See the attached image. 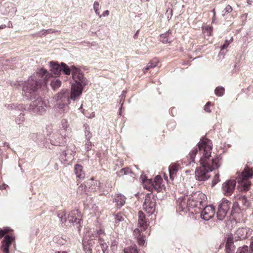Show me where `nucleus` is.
Segmentation results:
<instances>
[{
    "mask_svg": "<svg viewBox=\"0 0 253 253\" xmlns=\"http://www.w3.org/2000/svg\"><path fill=\"white\" fill-rule=\"evenodd\" d=\"M198 149L203 153L200 159L201 166L195 170V177L198 181H206L210 177V172L219 167L218 157L210 159L212 144L210 139L202 138L199 142Z\"/></svg>",
    "mask_w": 253,
    "mask_h": 253,
    "instance_id": "1",
    "label": "nucleus"
},
{
    "mask_svg": "<svg viewBox=\"0 0 253 253\" xmlns=\"http://www.w3.org/2000/svg\"><path fill=\"white\" fill-rule=\"evenodd\" d=\"M72 70V77L75 83L72 85L70 98L75 100L81 95L83 87L88 84V81L80 69L73 67Z\"/></svg>",
    "mask_w": 253,
    "mask_h": 253,
    "instance_id": "2",
    "label": "nucleus"
},
{
    "mask_svg": "<svg viewBox=\"0 0 253 253\" xmlns=\"http://www.w3.org/2000/svg\"><path fill=\"white\" fill-rule=\"evenodd\" d=\"M41 86V81L36 75H32L24 86L25 95L29 99H36L38 96V90Z\"/></svg>",
    "mask_w": 253,
    "mask_h": 253,
    "instance_id": "3",
    "label": "nucleus"
},
{
    "mask_svg": "<svg viewBox=\"0 0 253 253\" xmlns=\"http://www.w3.org/2000/svg\"><path fill=\"white\" fill-rule=\"evenodd\" d=\"M253 175V169L246 167L244 170L239 173L236 177L238 183V187L241 190L248 191L251 185V182L249 179Z\"/></svg>",
    "mask_w": 253,
    "mask_h": 253,
    "instance_id": "4",
    "label": "nucleus"
},
{
    "mask_svg": "<svg viewBox=\"0 0 253 253\" xmlns=\"http://www.w3.org/2000/svg\"><path fill=\"white\" fill-rule=\"evenodd\" d=\"M141 177L144 187L148 189V190L152 191L153 189H154L157 192H160L162 190L164 186L163 180L160 175H157L154 181L151 179H144L142 176Z\"/></svg>",
    "mask_w": 253,
    "mask_h": 253,
    "instance_id": "5",
    "label": "nucleus"
},
{
    "mask_svg": "<svg viewBox=\"0 0 253 253\" xmlns=\"http://www.w3.org/2000/svg\"><path fill=\"white\" fill-rule=\"evenodd\" d=\"M46 109L47 105L45 102L41 97H38L32 101L29 107L30 111L40 115L44 114L46 111Z\"/></svg>",
    "mask_w": 253,
    "mask_h": 253,
    "instance_id": "6",
    "label": "nucleus"
},
{
    "mask_svg": "<svg viewBox=\"0 0 253 253\" xmlns=\"http://www.w3.org/2000/svg\"><path fill=\"white\" fill-rule=\"evenodd\" d=\"M10 229L9 227H4L2 229L0 228V238L4 237L1 241V249L4 253H9V248L11 245L13 238L7 234Z\"/></svg>",
    "mask_w": 253,
    "mask_h": 253,
    "instance_id": "7",
    "label": "nucleus"
},
{
    "mask_svg": "<svg viewBox=\"0 0 253 253\" xmlns=\"http://www.w3.org/2000/svg\"><path fill=\"white\" fill-rule=\"evenodd\" d=\"M56 105L61 109L64 108L70 103L69 92L67 89H63L55 96Z\"/></svg>",
    "mask_w": 253,
    "mask_h": 253,
    "instance_id": "8",
    "label": "nucleus"
},
{
    "mask_svg": "<svg viewBox=\"0 0 253 253\" xmlns=\"http://www.w3.org/2000/svg\"><path fill=\"white\" fill-rule=\"evenodd\" d=\"M96 233L91 231H86L83 240L84 250L85 253H91L93 241L96 239Z\"/></svg>",
    "mask_w": 253,
    "mask_h": 253,
    "instance_id": "9",
    "label": "nucleus"
},
{
    "mask_svg": "<svg viewBox=\"0 0 253 253\" xmlns=\"http://www.w3.org/2000/svg\"><path fill=\"white\" fill-rule=\"evenodd\" d=\"M231 203L226 199H223L218 206L216 216L220 220H222L226 215L229 210Z\"/></svg>",
    "mask_w": 253,
    "mask_h": 253,
    "instance_id": "10",
    "label": "nucleus"
},
{
    "mask_svg": "<svg viewBox=\"0 0 253 253\" xmlns=\"http://www.w3.org/2000/svg\"><path fill=\"white\" fill-rule=\"evenodd\" d=\"M156 202L154 199H151L149 195L145 198L143 203V209L150 215L153 214L155 211Z\"/></svg>",
    "mask_w": 253,
    "mask_h": 253,
    "instance_id": "11",
    "label": "nucleus"
},
{
    "mask_svg": "<svg viewBox=\"0 0 253 253\" xmlns=\"http://www.w3.org/2000/svg\"><path fill=\"white\" fill-rule=\"evenodd\" d=\"M236 181L235 180H228L224 182L222 186V189L224 195H230L234 191Z\"/></svg>",
    "mask_w": 253,
    "mask_h": 253,
    "instance_id": "12",
    "label": "nucleus"
},
{
    "mask_svg": "<svg viewBox=\"0 0 253 253\" xmlns=\"http://www.w3.org/2000/svg\"><path fill=\"white\" fill-rule=\"evenodd\" d=\"M251 233L250 229L248 227L238 228L235 232L234 238L236 240H242L248 238Z\"/></svg>",
    "mask_w": 253,
    "mask_h": 253,
    "instance_id": "13",
    "label": "nucleus"
},
{
    "mask_svg": "<svg viewBox=\"0 0 253 253\" xmlns=\"http://www.w3.org/2000/svg\"><path fill=\"white\" fill-rule=\"evenodd\" d=\"M215 213L214 208L211 205L206 206L201 212V216L205 220L212 218Z\"/></svg>",
    "mask_w": 253,
    "mask_h": 253,
    "instance_id": "14",
    "label": "nucleus"
},
{
    "mask_svg": "<svg viewBox=\"0 0 253 253\" xmlns=\"http://www.w3.org/2000/svg\"><path fill=\"white\" fill-rule=\"evenodd\" d=\"M81 213L78 210L71 211L68 214L67 220L70 223L79 224L81 219Z\"/></svg>",
    "mask_w": 253,
    "mask_h": 253,
    "instance_id": "15",
    "label": "nucleus"
},
{
    "mask_svg": "<svg viewBox=\"0 0 253 253\" xmlns=\"http://www.w3.org/2000/svg\"><path fill=\"white\" fill-rule=\"evenodd\" d=\"M188 196L181 197L177 200V205L180 211L187 212L188 210L187 204Z\"/></svg>",
    "mask_w": 253,
    "mask_h": 253,
    "instance_id": "16",
    "label": "nucleus"
},
{
    "mask_svg": "<svg viewBox=\"0 0 253 253\" xmlns=\"http://www.w3.org/2000/svg\"><path fill=\"white\" fill-rule=\"evenodd\" d=\"M27 107L23 104H19L17 106V114L18 113V110L21 111L17 117V124H20L25 120V114L24 111L26 110Z\"/></svg>",
    "mask_w": 253,
    "mask_h": 253,
    "instance_id": "17",
    "label": "nucleus"
},
{
    "mask_svg": "<svg viewBox=\"0 0 253 253\" xmlns=\"http://www.w3.org/2000/svg\"><path fill=\"white\" fill-rule=\"evenodd\" d=\"M36 74L42 78L45 82H47L52 76L51 74L48 73L47 70L44 68L37 69Z\"/></svg>",
    "mask_w": 253,
    "mask_h": 253,
    "instance_id": "18",
    "label": "nucleus"
},
{
    "mask_svg": "<svg viewBox=\"0 0 253 253\" xmlns=\"http://www.w3.org/2000/svg\"><path fill=\"white\" fill-rule=\"evenodd\" d=\"M73 151L69 148H66V150H63L61 155V158L65 162H69L71 161L74 158Z\"/></svg>",
    "mask_w": 253,
    "mask_h": 253,
    "instance_id": "19",
    "label": "nucleus"
},
{
    "mask_svg": "<svg viewBox=\"0 0 253 253\" xmlns=\"http://www.w3.org/2000/svg\"><path fill=\"white\" fill-rule=\"evenodd\" d=\"M197 194H193L188 196L187 198V204H188V210L189 211L191 209H193L195 207H199V201L195 202V199L197 198Z\"/></svg>",
    "mask_w": 253,
    "mask_h": 253,
    "instance_id": "20",
    "label": "nucleus"
},
{
    "mask_svg": "<svg viewBox=\"0 0 253 253\" xmlns=\"http://www.w3.org/2000/svg\"><path fill=\"white\" fill-rule=\"evenodd\" d=\"M50 66L51 68V71L55 76H58L61 71V66H59L56 63L51 61L50 62Z\"/></svg>",
    "mask_w": 253,
    "mask_h": 253,
    "instance_id": "21",
    "label": "nucleus"
},
{
    "mask_svg": "<svg viewBox=\"0 0 253 253\" xmlns=\"http://www.w3.org/2000/svg\"><path fill=\"white\" fill-rule=\"evenodd\" d=\"M75 172L77 177L80 179H83L84 177L85 173L81 165L79 164L75 165Z\"/></svg>",
    "mask_w": 253,
    "mask_h": 253,
    "instance_id": "22",
    "label": "nucleus"
},
{
    "mask_svg": "<svg viewBox=\"0 0 253 253\" xmlns=\"http://www.w3.org/2000/svg\"><path fill=\"white\" fill-rule=\"evenodd\" d=\"M113 216L114 217L115 223L116 225H119L120 222H122V224L123 225V222H125L126 216L124 214L122 213H119L114 214Z\"/></svg>",
    "mask_w": 253,
    "mask_h": 253,
    "instance_id": "23",
    "label": "nucleus"
},
{
    "mask_svg": "<svg viewBox=\"0 0 253 253\" xmlns=\"http://www.w3.org/2000/svg\"><path fill=\"white\" fill-rule=\"evenodd\" d=\"M134 234L135 236H137V234L138 235L137 237L138 244L140 246H144L146 241V237L140 234L139 229H135L134 230Z\"/></svg>",
    "mask_w": 253,
    "mask_h": 253,
    "instance_id": "24",
    "label": "nucleus"
},
{
    "mask_svg": "<svg viewBox=\"0 0 253 253\" xmlns=\"http://www.w3.org/2000/svg\"><path fill=\"white\" fill-rule=\"evenodd\" d=\"M125 201V197L121 194H118L114 198V202L116 203V205L119 208L124 205Z\"/></svg>",
    "mask_w": 253,
    "mask_h": 253,
    "instance_id": "25",
    "label": "nucleus"
},
{
    "mask_svg": "<svg viewBox=\"0 0 253 253\" xmlns=\"http://www.w3.org/2000/svg\"><path fill=\"white\" fill-rule=\"evenodd\" d=\"M178 169V165L176 164H171L169 167V171L170 178L171 179L174 178V175Z\"/></svg>",
    "mask_w": 253,
    "mask_h": 253,
    "instance_id": "26",
    "label": "nucleus"
},
{
    "mask_svg": "<svg viewBox=\"0 0 253 253\" xmlns=\"http://www.w3.org/2000/svg\"><path fill=\"white\" fill-rule=\"evenodd\" d=\"M169 31L160 35V40L164 43L170 42L171 38L169 37Z\"/></svg>",
    "mask_w": 253,
    "mask_h": 253,
    "instance_id": "27",
    "label": "nucleus"
},
{
    "mask_svg": "<svg viewBox=\"0 0 253 253\" xmlns=\"http://www.w3.org/2000/svg\"><path fill=\"white\" fill-rule=\"evenodd\" d=\"M61 71H62L65 75H69L72 73V67H75L74 66H72L70 68L67 66L66 64L64 63H61Z\"/></svg>",
    "mask_w": 253,
    "mask_h": 253,
    "instance_id": "28",
    "label": "nucleus"
},
{
    "mask_svg": "<svg viewBox=\"0 0 253 253\" xmlns=\"http://www.w3.org/2000/svg\"><path fill=\"white\" fill-rule=\"evenodd\" d=\"M50 85L52 89L55 90L60 87L61 81L58 79H53L51 82Z\"/></svg>",
    "mask_w": 253,
    "mask_h": 253,
    "instance_id": "29",
    "label": "nucleus"
},
{
    "mask_svg": "<svg viewBox=\"0 0 253 253\" xmlns=\"http://www.w3.org/2000/svg\"><path fill=\"white\" fill-rule=\"evenodd\" d=\"M138 224L140 228V229H139L140 231H144L147 228V227L148 225V221L146 220V219L143 220H138Z\"/></svg>",
    "mask_w": 253,
    "mask_h": 253,
    "instance_id": "30",
    "label": "nucleus"
},
{
    "mask_svg": "<svg viewBox=\"0 0 253 253\" xmlns=\"http://www.w3.org/2000/svg\"><path fill=\"white\" fill-rule=\"evenodd\" d=\"M158 61L156 59H154L150 62L144 68V72H146V71L150 68H154L157 66Z\"/></svg>",
    "mask_w": 253,
    "mask_h": 253,
    "instance_id": "31",
    "label": "nucleus"
},
{
    "mask_svg": "<svg viewBox=\"0 0 253 253\" xmlns=\"http://www.w3.org/2000/svg\"><path fill=\"white\" fill-rule=\"evenodd\" d=\"M98 241L103 253H105V251L107 250L108 247L107 244L104 242V239L101 236L99 237Z\"/></svg>",
    "mask_w": 253,
    "mask_h": 253,
    "instance_id": "32",
    "label": "nucleus"
},
{
    "mask_svg": "<svg viewBox=\"0 0 253 253\" xmlns=\"http://www.w3.org/2000/svg\"><path fill=\"white\" fill-rule=\"evenodd\" d=\"M194 194H197V198L195 199V201L198 202L200 201V202L199 203V207H200L202 205L203 199L204 198L205 195L204 194L199 192L195 193Z\"/></svg>",
    "mask_w": 253,
    "mask_h": 253,
    "instance_id": "33",
    "label": "nucleus"
},
{
    "mask_svg": "<svg viewBox=\"0 0 253 253\" xmlns=\"http://www.w3.org/2000/svg\"><path fill=\"white\" fill-rule=\"evenodd\" d=\"M99 9H100L99 3L97 1H94V2L93 3V9L94 10L95 14L96 15H97L99 18H101V15L100 14Z\"/></svg>",
    "mask_w": 253,
    "mask_h": 253,
    "instance_id": "34",
    "label": "nucleus"
},
{
    "mask_svg": "<svg viewBox=\"0 0 253 253\" xmlns=\"http://www.w3.org/2000/svg\"><path fill=\"white\" fill-rule=\"evenodd\" d=\"M215 94L218 96H222L224 93V88L222 86H218L214 90Z\"/></svg>",
    "mask_w": 253,
    "mask_h": 253,
    "instance_id": "35",
    "label": "nucleus"
},
{
    "mask_svg": "<svg viewBox=\"0 0 253 253\" xmlns=\"http://www.w3.org/2000/svg\"><path fill=\"white\" fill-rule=\"evenodd\" d=\"M124 253H138V251L136 247H129L125 248L124 250Z\"/></svg>",
    "mask_w": 253,
    "mask_h": 253,
    "instance_id": "36",
    "label": "nucleus"
},
{
    "mask_svg": "<svg viewBox=\"0 0 253 253\" xmlns=\"http://www.w3.org/2000/svg\"><path fill=\"white\" fill-rule=\"evenodd\" d=\"M91 184V189L93 191H96L100 186V182L98 181H92Z\"/></svg>",
    "mask_w": 253,
    "mask_h": 253,
    "instance_id": "37",
    "label": "nucleus"
},
{
    "mask_svg": "<svg viewBox=\"0 0 253 253\" xmlns=\"http://www.w3.org/2000/svg\"><path fill=\"white\" fill-rule=\"evenodd\" d=\"M212 28L211 26H207L203 27V31L205 35L210 36L212 32Z\"/></svg>",
    "mask_w": 253,
    "mask_h": 253,
    "instance_id": "38",
    "label": "nucleus"
},
{
    "mask_svg": "<svg viewBox=\"0 0 253 253\" xmlns=\"http://www.w3.org/2000/svg\"><path fill=\"white\" fill-rule=\"evenodd\" d=\"M198 152V148H194L191 152H190L189 155L190 157V159L191 162H193L194 161L195 157L196 156V154H197Z\"/></svg>",
    "mask_w": 253,
    "mask_h": 253,
    "instance_id": "39",
    "label": "nucleus"
},
{
    "mask_svg": "<svg viewBox=\"0 0 253 253\" xmlns=\"http://www.w3.org/2000/svg\"><path fill=\"white\" fill-rule=\"evenodd\" d=\"M58 217L60 219L61 222H66L68 221L67 218L66 217V214L64 211H61L58 214Z\"/></svg>",
    "mask_w": 253,
    "mask_h": 253,
    "instance_id": "40",
    "label": "nucleus"
},
{
    "mask_svg": "<svg viewBox=\"0 0 253 253\" xmlns=\"http://www.w3.org/2000/svg\"><path fill=\"white\" fill-rule=\"evenodd\" d=\"M236 253H249V247L247 246L239 248Z\"/></svg>",
    "mask_w": 253,
    "mask_h": 253,
    "instance_id": "41",
    "label": "nucleus"
},
{
    "mask_svg": "<svg viewBox=\"0 0 253 253\" xmlns=\"http://www.w3.org/2000/svg\"><path fill=\"white\" fill-rule=\"evenodd\" d=\"M226 253H233L235 250V247L233 245H225Z\"/></svg>",
    "mask_w": 253,
    "mask_h": 253,
    "instance_id": "42",
    "label": "nucleus"
},
{
    "mask_svg": "<svg viewBox=\"0 0 253 253\" xmlns=\"http://www.w3.org/2000/svg\"><path fill=\"white\" fill-rule=\"evenodd\" d=\"M88 231H91L92 232H94V233H96V237L97 236L99 237V236H100V235L105 234L104 230L103 229H102V228H99V229L96 230H88Z\"/></svg>",
    "mask_w": 253,
    "mask_h": 253,
    "instance_id": "43",
    "label": "nucleus"
},
{
    "mask_svg": "<svg viewBox=\"0 0 253 253\" xmlns=\"http://www.w3.org/2000/svg\"><path fill=\"white\" fill-rule=\"evenodd\" d=\"M129 173H131V171L128 169L124 168L118 172V175L121 176L128 174Z\"/></svg>",
    "mask_w": 253,
    "mask_h": 253,
    "instance_id": "44",
    "label": "nucleus"
},
{
    "mask_svg": "<svg viewBox=\"0 0 253 253\" xmlns=\"http://www.w3.org/2000/svg\"><path fill=\"white\" fill-rule=\"evenodd\" d=\"M85 137H86V139L88 140H89L90 139V138L92 136L91 133H90V132L88 130L89 129V127H88V126H85Z\"/></svg>",
    "mask_w": 253,
    "mask_h": 253,
    "instance_id": "45",
    "label": "nucleus"
},
{
    "mask_svg": "<svg viewBox=\"0 0 253 253\" xmlns=\"http://www.w3.org/2000/svg\"><path fill=\"white\" fill-rule=\"evenodd\" d=\"M232 8L231 7V6L230 5H227L225 8V9H224V10L223 11V16H224L226 13H230L232 11Z\"/></svg>",
    "mask_w": 253,
    "mask_h": 253,
    "instance_id": "46",
    "label": "nucleus"
},
{
    "mask_svg": "<svg viewBox=\"0 0 253 253\" xmlns=\"http://www.w3.org/2000/svg\"><path fill=\"white\" fill-rule=\"evenodd\" d=\"M233 40L232 38H231L230 40L229 41H228L226 40L225 42V43L223 44V45L221 46V49H224L227 48L229 44H230V42H231Z\"/></svg>",
    "mask_w": 253,
    "mask_h": 253,
    "instance_id": "47",
    "label": "nucleus"
},
{
    "mask_svg": "<svg viewBox=\"0 0 253 253\" xmlns=\"http://www.w3.org/2000/svg\"><path fill=\"white\" fill-rule=\"evenodd\" d=\"M61 125H62V127L64 129H65V130L67 129L68 126V122H67V120H62V122H61Z\"/></svg>",
    "mask_w": 253,
    "mask_h": 253,
    "instance_id": "48",
    "label": "nucleus"
},
{
    "mask_svg": "<svg viewBox=\"0 0 253 253\" xmlns=\"http://www.w3.org/2000/svg\"><path fill=\"white\" fill-rule=\"evenodd\" d=\"M138 220H139V219L143 220V219H146L145 215H144V213L141 211H139L138 212Z\"/></svg>",
    "mask_w": 253,
    "mask_h": 253,
    "instance_id": "49",
    "label": "nucleus"
},
{
    "mask_svg": "<svg viewBox=\"0 0 253 253\" xmlns=\"http://www.w3.org/2000/svg\"><path fill=\"white\" fill-rule=\"evenodd\" d=\"M40 136L39 135H38V134H36V133H33L31 135V138L32 139L34 140L36 142H37L38 141V139L39 137H40Z\"/></svg>",
    "mask_w": 253,
    "mask_h": 253,
    "instance_id": "50",
    "label": "nucleus"
},
{
    "mask_svg": "<svg viewBox=\"0 0 253 253\" xmlns=\"http://www.w3.org/2000/svg\"><path fill=\"white\" fill-rule=\"evenodd\" d=\"M210 105H211L210 102H207V104H206L205 108H204V110L206 112H209V113H210L211 112V110H210V109L209 108V106Z\"/></svg>",
    "mask_w": 253,
    "mask_h": 253,
    "instance_id": "51",
    "label": "nucleus"
},
{
    "mask_svg": "<svg viewBox=\"0 0 253 253\" xmlns=\"http://www.w3.org/2000/svg\"><path fill=\"white\" fill-rule=\"evenodd\" d=\"M91 142L88 140L87 143L85 144V149L87 151H88L91 149Z\"/></svg>",
    "mask_w": 253,
    "mask_h": 253,
    "instance_id": "52",
    "label": "nucleus"
},
{
    "mask_svg": "<svg viewBox=\"0 0 253 253\" xmlns=\"http://www.w3.org/2000/svg\"><path fill=\"white\" fill-rule=\"evenodd\" d=\"M218 178H219L218 174H216L215 175L214 180H213V184H216L218 182V181H219Z\"/></svg>",
    "mask_w": 253,
    "mask_h": 253,
    "instance_id": "53",
    "label": "nucleus"
},
{
    "mask_svg": "<svg viewBox=\"0 0 253 253\" xmlns=\"http://www.w3.org/2000/svg\"><path fill=\"white\" fill-rule=\"evenodd\" d=\"M228 245H233V240L231 238H228L226 245H228Z\"/></svg>",
    "mask_w": 253,
    "mask_h": 253,
    "instance_id": "54",
    "label": "nucleus"
},
{
    "mask_svg": "<svg viewBox=\"0 0 253 253\" xmlns=\"http://www.w3.org/2000/svg\"><path fill=\"white\" fill-rule=\"evenodd\" d=\"M109 14H110L109 11L108 10H106L103 12L102 14L101 15V17L102 16H103V17L107 16L109 15Z\"/></svg>",
    "mask_w": 253,
    "mask_h": 253,
    "instance_id": "55",
    "label": "nucleus"
},
{
    "mask_svg": "<svg viewBox=\"0 0 253 253\" xmlns=\"http://www.w3.org/2000/svg\"><path fill=\"white\" fill-rule=\"evenodd\" d=\"M250 249H251V251L249 252V253H253V241H252L251 243Z\"/></svg>",
    "mask_w": 253,
    "mask_h": 253,
    "instance_id": "56",
    "label": "nucleus"
},
{
    "mask_svg": "<svg viewBox=\"0 0 253 253\" xmlns=\"http://www.w3.org/2000/svg\"><path fill=\"white\" fill-rule=\"evenodd\" d=\"M51 143L54 145H58L60 144L59 142H54L53 140H51Z\"/></svg>",
    "mask_w": 253,
    "mask_h": 253,
    "instance_id": "57",
    "label": "nucleus"
},
{
    "mask_svg": "<svg viewBox=\"0 0 253 253\" xmlns=\"http://www.w3.org/2000/svg\"><path fill=\"white\" fill-rule=\"evenodd\" d=\"M90 206H91V209L93 211H95L97 210V207L95 204H91Z\"/></svg>",
    "mask_w": 253,
    "mask_h": 253,
    "instance_id": "58",
    "label": "nucleus"
},
{
    "mask_svg": "<svg viewBox=\"0 0 253 253\" xmlns=\"http://www.w3.org/2000/svg\"><path fill=\"white\" fill-rule=\"evenodd\" d=\"M85 188V186L84 185H80L79 188H78V190L79 191H82Z\"/></svg>",
    "mask_w": 253,
    "mask_h": 253,
    "instance_id": "59",
    "label": "nucleus"
},
{
    "mask_svg": "<svg viewBox=\"0 0 253 253\" xmlns=\"http://www.w3.org/2000/svg\"><path fill=\"white\" fill-rule=\"evenodd\" d=\"M42 32H44V33H45L46 32H47L48 33H53V31L51 29H48V30H46V31L43 30Z\"/></svg>",
    "mask_w": 253,
    "mask_h": 253,
    "instance_id": "60",
    "label": "nucleus"
},
{
    "mask_svg": "<svg viewBox=\"0 0 253 253\" xmlns=\"http://www.w3.org/2000/svg\"><path fill=\"white\" fill-rule=\"evenodd\" d=\"M81 111L84 115H86L84 113V109L83 108L82 106H81V107L79 109Z\"/></svg>",
    "mask_w": 253,
    "mask_h": 253,
    "instance_id": "61",
    "label": "nucleus"
},
{
    "mask_svg": "<svg viewBox=\"0 0 253 253\" xmlns=\"http://www.w3.org/2000/svg\"><path fill=\"white\" fill-rule=\"evenodd\" d=\"M54 253H67L66 251H55Z\"/></svg>",
    "mask_w": 253,
    "mask_h": 253,
    "instance_id": "62",
    "label": "nucleus"
},
{
    "mask_svg": "<svg viewBox=\"0 0 253 253\" xmlns=\"http://www.w3.org/2000/svg\"><path fill=\"white\" fill-rule=\"evenodd\" d=\"M253 1L252 0H247V2L249 4L251 5L252 4Z\"/></svg>",
    "mask_w": 253,
    "mask_h": 253,
    "instance_id": "63",
    "label": "nucleus"
},
{
    "mask_svg": "<svg viewBox=\"0 0 253 253\" xmlns=\"http://www.w3.org/2000/svg\"><path fill=\"white\" fill-rule=\"evenodd\" d=\"M247 13L244 14H243V15H242V18H247Z\"/></svg>",
    "mask_w": 253,
    "mask_h": 253,
    "instance_id": "64",
    "label": "nucleus"
}]
</instances>
